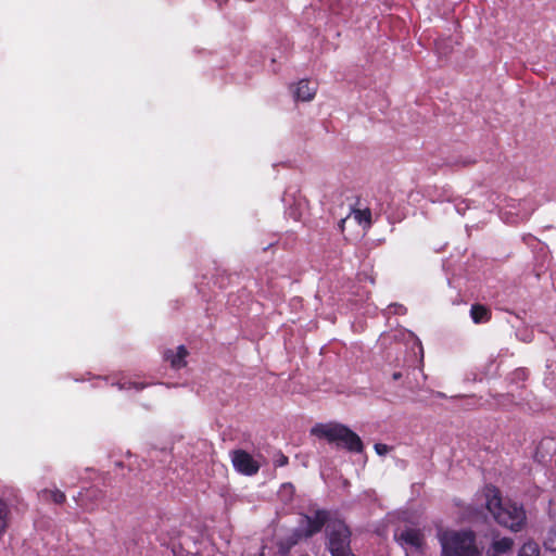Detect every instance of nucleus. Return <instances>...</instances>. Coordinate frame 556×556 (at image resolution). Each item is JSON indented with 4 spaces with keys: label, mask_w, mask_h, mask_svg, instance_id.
Returning <instances> with one entry per match:
<instances>
[{
    "label": "nucleus",
    "mask_w": 556,
    "mask_h": 556,
    "mask_svg": "<svg viewBox=\"0 0 556 556\" xmlns=\"http://www.w3.org/2000/svg\"><path fill=\"white\" fill-rule=\"evenodd\" d=\"M442 556H503L513 551L514 540L495 529L482 534L471 530L453 531L441 538Z\"/></svg>",
    "instance_id": "f257e3e1"
},
{
    "label": "nucleus",
    "mask_w": 556,
    "mask_h": 556,
    "mask_svg": "<svg viewBox=\"0 0 556 556\" xmlns=\"http://www.w3.org/2000/svg\"><path fill=\"white\" fill-rule=\"evenodd\" d=\"M482 497L485 508L497 523L515 532L522 529L527 519L522 505L504 501L498 489L492 485H486L483 489Z\"/></svg>",
    "instance_id": "f03ea898"
},
{
    "label": "nucleus",
    "mask_w": 556,
    "mask_h": 556,
    "mask_svg": "<svg viewBox=\"0 0 556 556\" xmlns=\"http://www.w3.org/2000/svg\"><path fill=\"white\" fill-rule=\"evenodd\" d=\"M312 433L327 439L330 443H337L350 452L361 453L363 451L361 438L344 425L317 424L312 428Z\"/></svg>",
    "instance_id": "7ed1b4c3"
},
{
    "label": "nucleus",
    "mask_w": 556,
    "mask_h": 556,
    "mask_svg": "<svg viewBox=\"0 0 556 556\" xmlns=\"http://www.w3.org/2000/svg\"><path fill=\"white\" fill-rule=\"evenodd\" d=\"M328 548L331 555L350 549L351 532L349 527L340 520L331 521L326 528Z\"/></svg>",
    "instance_id": "20e7f679"
},
{
    "label": "nucleus",
    "mask_w": 556,
    "mask_h": 556,
    "mask_svg": "<svg viewBox=\"0 0 556 556\" xmlns=\"http://www.w3.org/2000/svg\"><path fill=\"white\" fill-rule=\"evenodd\" d=\"M393 538L395 542L405 551L406 556L409 554L421 553L424 545V534L420 529L405 526L397 527L394 530Z\"/></svg>",
    "instance_id": "39448f33"
},
{
    "label": "nucleus",
    "mask_w": 556,
    "mask_h": 556,
    "mask_svg": "<svg viewBox=\"0 0 556 556\" xmlns=\"http://www.w3.org/2000/svg\"><path fill=\"white\" fill-rule=\"evenodd\" d=\"M328 511L324 509H317L312 516L303 515L299 527L293 533L295 538L293 543L302 538H309L319 532L328 521Z\"/></svg>",
    "instance_id": "423d86ee"
},
{
    "label": "nucleus",
    "mask_w": 556,
    "mask_h": 556,
    "mask_svg": "<svg viewBox=\"0 0 556 556\" xmlns=\"http://www.w3.org/2000/svg\"><path fill=\"white\" fill-rule=\"evenodd\" d=\"M231 462L235 469L245 476H253L260 469L258 464L243 450L233 451L231 453Z\"/></svg>",
    "instance_id": "0eeeda50"
},
{
    "label": "nucleus",
    "mask_w": 556,
    "mask_h": 556,
    "mask_svg": "<svg viewBox=\"0 0 556 556\" xmlns=\"http://www.w3.org/2000/svg\"><path fill=\"white\" fill-rule=\"evenodd\" d=\"M102 497V491L98 488L91 486L78 492L74 500L83 510L91 513L96 510Z\"/></svg>",
    "instance_id": "6e6552de"
},
{
    "label": "nucleus",
    "mask_w": 556,
    "mask_h": 556,
    "mask_svg": "<svg viewBox=\"0 0 556 556\" xmlns=\"http://www.w3.org/2000/svg\"><path fill=\"white\" fill-rule=\"evenodd\" d=\"M317 91V86L307 79L300 80L294 89L293 94L296 100L311 101Z\"/></svg>",
    "instance_id": "1a4fd4ad"
},
{
    "label": "nucleus",
    "mask_w": 556,
    "mask_h": 556,
    "mask_svg": "<svg viewBox=\"0 0 556 556\" xmlns=\"http://www.w3.org/2000/svg\"><path fill=\"white\" fill-rule=\"evenodd\" d=\"M188 351L184 345H179L176 352L168 350L165 352V359L168 361L173 368L180 369L186 366V357Z\"/></svg>",
    "instance_id": "9d476101"
},
{
    "label": "nucleus",
    "mask_w": 556,
    "mask_h": 556,
    "mask_svg": "<svg viewBox=\"0 0 556 556\" xmlns=\"http://www.w3.org/2000/svg\"><path fill=\"white\" fill-rule=\"evenodd\" d=\"M352 217L359 226L367 229L371 226V211L369 208H353L348 216Z\"/></svg>",
    "instance_id": "9b49d317"
},
{
    "label": "nucleus",
    "mask_w": 556,
    "mask_h": 556,
    "mask_svg": "<svg viewBox=\"0 0 556 556\" xmlns=\"http://www.w3.org/2000/svg\"><path fill=\"white\" fill-rule=\"evenodd\" d=\"M535 210V205L531 202V200L523 199L518 202V210L516 212L509 211V214H515L517 220H526Z\"/></svg>",
    "instance_id": "f8f14e48"
},
{
    "label": "nucleus",
    "mask_w": 556,
    "mask_h": 556,
    "mask_svg": "<svg viewBox=\"0 0 556 556\" xmlns=\"http://www.w3.org/2000/svg\"><path fill=\"white\" fill-rule=\"evenodd\" d=\"M470 317L475 324H484L491 318V311L481 304H473L470 308Z\"/></svg>",
    "instance_id": "ddd939ff"
},
{
    "label": "nucleus",
    "mask_w": 556,
    "mask_h": 556,
    "mask_svg": "<svg viewBox=\"0 0 556 556\" xmlns=\"http://www.w3.org/2000/svg\"><path fill=\"white\" fill-rule=\"evenodd\" d=\"M544 374V384L552 391H556V362L547 359Z\"/></svg>",
    "instance_id": "4468645a"
},
{
    "label": "nucleus",
    "mask_w": 556,
    "mask_h": 556,
    "mask_svg": "<svg viewBox=\"0 0 556 556\" xmlns=\"http://www.w3.org/2000/svg\"><path fill=\"white\" fill-rule=\"evenodd\" d=\"M112 386H116L122 391H131L139 392L143 390L148 384L143 382L130 381L125 377L118 379L117 381H112Z\"/></svg>",
    "instance_id": "2eb2a0df"
},
{
    "label": "nucleus",
    "mask_w": 556,
    "mask_h": 556,
    "mask_svg": "<svg viewBox=\"0 0 556 556\" xmlns=\"http://www.w3.org/2000/svg\"><path fill=\"white\" fill-rule=\"evenodd\" d=\"M517 556H540V547L535 542H527L521 546Z\"/></svg>",
    "instance_id": "dca6fc26"
},
{
    "label": "nucleus",
    "mask_w": 556,
    "mask_h": 556,
    "mask_svg": "<svg viewBox=\"0 0 556 556\" xmlns=\"http://www.w3.org/2000/svg\"><path fill=\"white\" fill-rule=\"evenodd\" d=\"M543 545L545 549L556 553V523L547 531Z\"/></svg>",
    "instance_id": "f3484780"
},
{
    "label": "nucleus",
    "mask_w": 556,
    "mask_h": 556,
    "mask_svg": "<svg viewBox=\"0 0 556 556\" xmlns=\"http://www.w3.org/2000/svg\"><path fill=\"white\" fill-rule=\"evenodd\" d=\"M10 515V508L5 502L0 500V527L7 529Z\"/></svg>",
    "instance_id": "a211bd4d"
},
{
    "label": "nucleus",
    "mask_w": 556,
    "mask_h": 556,
    "mask_svg": "<svg viewBox=\"0 0 556 556\" xmlns=\"http://www.w3.org/2000/svg\"><path fill=\"white\" fill-rule=\"evenodd\" d=\"M46 492L50 495L51 501H53L55 504H63L66 500L65 493L61 490L55 489Z\"/></svg>",
    "instance_id": "6ab92c4d"
},
{
    "label": "nucleus",
    "mask_w": 556,
    "mask_h": 556,
    "mask_svg": "<svg viewBox=\"0 0 556 556\" xmlns=\"http://www.w3.org/2000/svg\"><path fill=\"white\" fill-rule=\"evenodd\" d=\"M454 207L458 214L464 215L465 212L470 207V204L467 200L464 199L455 200Z\"/></svg>",
    "instance_id": "aec40b11"
},
{
    "label": "nucleus",
    "mask_w": 556,
    "mask_h": 556,
    "mask_svg": "<svg viewBox=\"0 0 556 556\" xmlns=\"http://www.w3.org/2000/svg\"><path fill=\"white\" fill-rule=\"evenodd\" d=\"M388 309H389V313H393V314H405L406 313V308L402 304H397V303L391 304L388 307Z\"/></svg>",
    "instance_id": "412c9836"
},
{
    "label": "nucleus",
    "mask_w": 556,
    "mask_h": 556,
    "mask_svg": "<svg viewBox=\"0 0 556 556\" xmlns=\"http://www.w3.org/2000/svg\"><path fill=\"white\" fill-rule=\"evenodd\" d=\"M390 447L387 444L377 443L375 444V451L378 455H386L389 452Z\"/></svg>",
    "instance_id": "4be33fe9"
},
{
    "label": "nucleus",
    "mask_w": 556,
    "mask_h": 556,
    "mask_svg": "<svg viewBox=\"0 0 556 556\" xmlns=\"http://www.w3.org/2000/svg\"><path fill=\"white\" fill-rule=\"evenodd\" d=\"M288 464V457L280 454L276 459H275V465L278 466V467H282L285 465Z\"/></svg>",
    "instance_id": "5701e85b"
},
{
    "label": "nucleus",
    "mask_w": 556,
    "mask_h": 556,
    "mask_svg": "<svg viewBox=\"0 0 556 556\" xmlns=\"http://www.w3.org/2000/svg\"><path fill=\"white\" fill-rule=\"evenodd\" d=\"M515 375L518 379L525 380L527 378V370L523 368H519L515 371Z\"/></svg>",
    "instance_id": "b1692460"
},
{
    "label": "nucleus",
    "mask_w": 556,
    "mask_h": 556,
    "mask_svg": "<svg viewBox=\"0 0 556 556\" xmlns=\"http://www.w3.org/2000/svg\"><path fill=\"white\" fill-rule=\"evenodd\" d=\"M281 490L292 494L293 493V485L291 483H283L281 485Z\"/></svg>",
    "instance_id": "393cba45"
},
{
    "label": "nucleus",
    "mask_w": 556,
    "mask_h": 556,
    "mask_svg": "<svg viewBox=\"0 0 556 556\" xmlns=\"http://www.w3.org/2000/svg\"><path fill=\"white\" fill-rule=\"evenodd\" d=\"M331 556H355L351 553V549L344 551L343 553L333 554Z\"/></svg>",
    "instance_id": "a878e982"
},
{
    "label": "nucleus",
    "mask_w": 556,
    "mask_h": 556,
    "mask_svg": "<svg viewBox=\"0 0 556 556\" xmlns=\"http://www.w3.org/2000/svg\"><path fill=\"white\" fill-rule=\"evenodd\" d=\"M401 378H402V372H401V371H394V372L392 374V379H393L394 381H397V380H399V379H401Z\"/></svg>",
    "instance_id": "bb28decb"
},
{
    "label": "nucleus",
    "mask_w": 556,
    "mask_h": 556,
    "mask_svg": "<svg viewBox=\"0 0 556 556\" xmlns=\"http://www.w3.org/2000/svg\"><path fill=\"white\" fill-rule=\"evenodd\" d=\"M345 222H346V218H343V219H341V220L339 222V224H338V226H339V228H340V230H341V231H343V229H344V224H345Z\"/></svg>",
    "instance_id": "cd10ccee"
},
{
    "label": "nucleus",
    "mask_w": 556,
    "mask_h": 556,
    "mask_svg": "<svg viewBox=\"0 0 556 556\" xmlns=\"http://www.w3.org/2000/svg\"><path fill=\"white\" fill-rule=\"evenodd\" d=\"M418 346H419V350L422 351V346H421V342H417Z\"/></svg>",
    "instance_id": "c85d7f7f"
},
{
    "label": "nucleus",
    "mask_w": 556,
    "mask_h": 556,
    "mask_svg": "<svg viewBox=\"0 0 556 556\" xmlns=\"http://www.w3.org/2000/svg\"><path fill=\"white\" fill-rule=\"evenodd\" d=\"M469 163H471V161H464V162H463V165H467V164H469Z\"/></svg>",
    "instance_id": "c756f323"
},
{
    "label": "nucleus",
    "mask_w": 556,
    "mask_h": 556,
    "mask_svg": "<svg viewBox=\"0 0 556 556\" xmlns=\"http://www.w3.org/2000/svg\"><path fill=\"white\" fill-rule=\"evenodd\" d=\"M5 529L3 527H0V532H4Z\"/></svg>",
    "instance_id": "7c9ffc66"
},
{
    "label": "nucleus",
    "mask_w": 556,
    "mask_h": 556,
    "mask_svg": "<svg viewBox=\"0 0 556 556\" xmlns=\"http://www.w3.org/2000/svg\"><path fill=\"white\" fill-rule=\"evenodd\" d=\"M554 286H555V288H556V283H555V282H554Z\"/></svg>",
    "instance_id": "2f4dec72"
}]
</instances>
